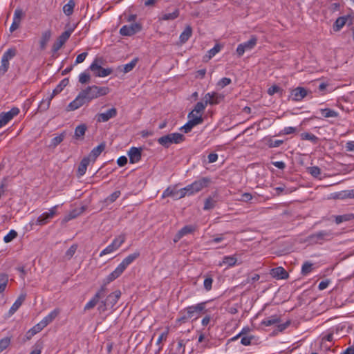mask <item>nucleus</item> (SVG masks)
<instances>
[{
	"instance_id": "obj_34",
	"label": "nucleus",
	"mask_w": 354,
	"mask_h": 354,
	"mask_svg": "<svg viewBox=\"0 0 354 354\" xmlns=\"http://www.w3.org/2000/svg\"><path fill=\"white\" fill-rule=\"evenodd\" d=\"M192 35V28L190 26H186L185 30L180 35V41L181 44H185L188 41Z\"/></svg>"
},
{
	"instance_id": "obj_42",
	"label": "nucleus",
	"mask_w": 354,
	"mask_h": 354,
	"mask_svg": "<svg viewBox=\"0 0 354 354\" xmlns=\"http://www.w3.org/2000/svg\"><path fill=\"white\" fill-rule=\"evenodd\" d=\"M216 203L217 201L216 200H214L212 197H208L207 198H206L205 201L203 209L209 210L213 209L216 206Z\"/></svg>"
},
{
	"instance_id": "obj_50",
	"label": "nucleus",
	"mask_w": 354,
	"mask_h": 354,
	"mask_svg": "<svg viewBox=\"0 0 354 354\" xmlns=\"http://www.w3.org/2000/svg\"><path fill=\"white\" fill-rule=\"evenodd\" d=\"M196 230V227L194 225H188L184 226L183 228H181L179 232L183 235V236L188 234H192Z\"/></svg>"
},
{
	"instance_id": "obj_25",
	"label": "nucleus",
	"mask_w": 354,
	"mask_h": 354,
	"mask_svg": "<svg viewBox=\"0 0 354 354\" xmlns=\"http://www.w3.org/2000/svg\"><path fill=\"white\" fill-rule=\"evenodd\" d=\"M26 294H21L9 310V315H12L22 305L26 299Z\"/></svg>"
},
{
	"instance_id": "obj_23",
	"label": "nucleus",
	"mask_w": 354,
	"mask_h": 354,
	"mask_svg": "<svg viewBox=\"0 0 354 354\" xmlns=\"http://www.w3.org/2000/svg\"><path fill=\"white\" fill-rule=\"evenodd\" d=\"M270 274L278 279H285L288 277V273L282 267H277L271 270Z\"/></svg>"
},
{
	"instance_id": "obj_40",
	"label": "nucleus",
	"mask_w": 354,
	"mask_h": 354,
	"mask_svg": "<svg viewBox=\"0 0 354 354\" xmlns=\"http://www.w3.org/2000/svg\"><path fill=\"white\" fill-rule=\"evenodd\" d=\"M125 239L126 238L124 234H120L113 241L111 245H113V247L116 250L125 241Z\"/></svg>"
},
{
	"instance_id": "obj_47",
	"label": "nucleus",
	"mask_w": 354,
	"mask_h": 354,
	"mask_svg": "<svg viewBox=\"0 0 354 354\" xmlns=\"http://www.w3.org/2000/svg\"><path fill=\"white\" fill-rule=\"evenodd\" d=\"M24 17V12L22 9L17 8L14 12L13 21L21 24V19Z\"/></svg>"
},
{
	"instance_id": "obj_1",
	"label": "nucleus",
	"mask_w": 354,
	"mask_h": 354,
	"mask_svg": "<svg viewBox=\"0 0 354 354\" xmlns=\"http://www.w3.org/2000/svg\"><path fill=\"white\" fill-rule=\"evenodd\" d=\"M82 94L85 96L88 102L96 99L100 96H104L109 93V88L106 86H97L95 85L88 86L85 89H82Z\"/></svg>"
},
{
	"instance_id": "obj_63",
	"label": "nucleus",
	"mask_w": 354,
	"mask_h": 354,
	"mask_svg": "<svg viewBox=\"0 0 354 354\" xmlns=\"http://www.w3.org/2000/svg\"><path fill=\"white\" fill-rule=\"evenodd\" d=\"M232 82V80L230 78H228V77H223L222 79H221L218 83H217V86L221 87V88H224L225 86L229 85L230 84H231Z\"/></svg>"
},
{
	"instance_id": "obj_48",
	"label": "nucleus",
	"mask_w": 354,
	"mask_h": 354,
	"mask_svg": "<svg viewBox=\"0 0 354 354\" xmlns=\"http://www.w3.org/2000/svg\"><path fill=\"white\" fill-rule=\"evenodd\" d=\"M53 98H51V96H50L49 97H48L46 100H42L39 105V110L40 111H46L47 109H48L49 106H50V102L52 100Z\"/></svg>"
},
{
	"instance_id": "obj_8",
	"label": "nucleus",
	"mask_w": 354,
	"mask_h": 354,
	"mask_svg": "<svg viewBox=\"0 0 354 354\" xmlns=\"http://www.w3.org/2000/svg\"><path fill=\"white\" fill-rule=\"evenodd\" d=\"M141 30L142 25L139 23H134L130 25L123 26L120 30V33L122 36H132Z\"/></svg>"
},
{
	"instance_id": "obj_44",
	"label": "nucleus",
	"mask_w": 354,
	"mask_h": 354,
	"mask_svg": "<svg viewBox=\"0 0 354 354\" xmlns=\"http://www.w3.org/2000/svg\"><path fill=\"white\" fill-rule=\"evenodd\" d=\"M221 50V46L219 44H216L212 49L207 51V54L206 55V57L207 59H210L213 57L216 53H218Z\"/></svg>"
},
{
	"instance_id": "obj_38",
	"label": "nucleus",
	"mask_w": 354,
	"mask_h": 354,
	"mask_svg": "<svg viewBox=\"0 0 354 354\" xmlns=\"http://www.w3.org/2000/svg\"><path fill=\"white\" fill-rule=\"evenodd\" d=\"M65 136H66V132L63 131L59 136L53 138L51 140L50 146L52 147H54V148L56 147L58 145H59L64 140Z\"/></svg>"
},
{
	"instance_id": "obj_57",
	"label": "nucleus",
	"mask_w": 354,
	"mask_h": 354,
	"mask_svg": "<svg viewBox=\"0 0 354 354\" xmlns=\"http://www.w3.org/2000/svg\"><path fill=\"white\" fill-rule=\"evenodd\" d=\"M17 236V232L14 230H11L9 232V233L4 236L3 241L6 243H9V242L12 241Z\"/></svg>"
},
{
	"instance_id": "obj_55",
	"label": "nucleus",
	"mask_w": 354,
	"mask_h": 354,
	"mask_svg": "<svg viewBox=\"0 0 354 354\" xmlns=\"http://www.w3.org/2000/svg\"><path fill=\"white\" fill-rule=\"evenodd\" d=\"M9 62H8L6 59H1V64L0 66V76L3 75L9 68Z\"/></svg>"
},
{
	"instance_id": "obj_59",
	"label": "nucleus",
	"mask_w": 354,
	"mask_h": 354,
	"mask_svg": "<svg viewBox=\"0 0 354 354\" xmlns=\"http://www.w3.org/2000/svg\"><path fill=\"white\" fill-rule=\"evenodd\" d=\"M91 80V76L88 73L84 72L79 76V82L81 84H88Z\"/></svg>"
},
{
	"instance_id": "obj_19",
	"label": "nucleus",
	"mask_w": 354,
	"mask_h": 354,
	"mask_svg": "<svg viewBox=\"0 0 354 354\" xmlns=\"http://www.w3.org/2000/svg\"><path fill=\"white\" fill-rule=\"evenodd\" d=\"M348 19H351V15H346V16H342L338 17L335 23L333 25V29L335 32L339 31L343 26L346 24ZM352 24V21H351L349 23V25Z\"/></svg>"
},
{
	"instance_id": "obj_58",
	"label": "nucleus",
	"mask_w": 354,
	"mask_h": 354,
	"mask_svg": "<svg viewBox=\"0 0 354 354\" xmlns=\"http://www.w3.org/2000/svg\"><path fill=\"white\" fill-rule=\"evenodd\" d=\"M44 327L43 324L40 322L35 326H34L32 328L28 330V333H31V335H35L37 333L40 332Z\"/></svg>"
},
{
	"instance_id": "obj_62",
	"label": "nucleus",
	"mask_w": 354,
	"mask_h": 354,
	"mask_svg": "<svg viewBox=\"0 0 354 354\" xmlns=\"http://www.w3.org/2000/svg\"><path fill=\"white\" fill-rule=\"evenodd\" d=\"M309 173L315 178H317L321 174V169L317 166H313L308 168Z\"/></svg>"
},
{
	"instance_id": "obj_43",
	"label": "nucleus",
	"mask_w": 354,
	"mask_h": 354,
	"mask_svg": "<svg viewBox=\"0 0 354 354\" xmlns=\"http://www.w3.org/2000/svg\"><path fill=\"white\" fill-rule=\"evenodd\" d=\"M207 105V103H206V102L203 100L202 102H198L196 104L194 109L192 111L196 112V113L202 114L204 110L205 109Z\"/></svg>"
},
{
	"instance_id": "obj_11",
	"label": "nucleus",
	"mask_w": 354,
	"mask_h": 354,
	"mask_svg": "<svg viewBox=\"0 0 354 354\" xmlns=\"http://www.w3.org/2000/svg\"><path fill=\"white\" fill-rule=\"evenodd\" d=\"M57 207L58 205H55L49 209V212H44L40 215L36 221V224L39 225H44L48 223L57 214Z\"/></svg>"
},
{
	"instance_id": "obj_6",
	"label": "nucleus",
	"mask_w": 354,
	"mask_h": 354,
	"mask_svg": "<svg viewBox=\"0 0 354 354\" xmlns=\"http://www.w3.org/2000/svg\"><path fill=\"white\" fill-rule=\"evenodd\" d=\"M73 29H68L63 32L56 39V41L53 43L52 46V52L55 54L66 42V41L69 39L71 35L72 34Z\"/></svg>"
},
{
	"instance_id": "obj_52",
	"label": "nucleus",
	"mask_w": 354,
	"mask_h": 354,
	"mask_svg": "<svg viewBox=\"0 0 354 354\" xmlns=\"http://www.w3.org/2000/svg\"><path fill=\"white\" fill-rule=\"evenodd\" d=\"M313 270V263L310 262H305L301 268V274L303 275H306L309 274Z\"/></svg>"
},
{
	"instance_id": "obj_12",
	"label": "nucleus",
	"mask_w": 354,
	"mask_h": 354,
	"mask_svg": "<svg viewBox=\"0 0 354 354\" xmlns=\"http://www.w3.org/2000/svg\"><path fill=\"white\" fill-rule=\"evenodd\" d=\"M19 113V109L17 107L12 108L9 111L2 112L0 113V128L6 125L15 116L17 115Z\"/></svg>"
},
{
	"instance_id": "obj_56",
	"label": "nucleus",
	"mask_w": 354,
	"mask_h": 354,
	"mask_svg": "<svg viewBox=\"0 0 354 354\" xmlns=\"http://www.w3.org/2000/svg\"><path fill=\"white\" fill-rule=\"evenodd\" d=\"M10 344V338L6 337L0 339V353L5 350Z\"/></svg>"
},
{
	"instance_id": "obj_21",
	"label": "nucleus",
	"mask_w": 354,
	"mask_h": 354,
	"mask_svg": "<svg viewBox=\"0 0 354 354\" xmlns=\"http://www.w3.org/2000/svg\"><path fill=\"white\" fill-rule=\"evenodd\" d=\"M241 343L244 346L258 345L260 344L259 337L253 335L241 336Z\"/></svg>"
},
{
	"instance_id": "obj_30",
	"label": "nucleus",
	"mask_w": 354,
	"mask_h": 354,
	"mask_svg": "<svg viewBox=\"0 0 354 354\" xmlns=\"http://www.w3.org/2000/svg\"><path fill=\"white\" fill-rule=\"evenodd\" d=\"M84 207H82L81 209H73L67 215H66L62 221V224H65L69 221L77 217L81 213L83 212Z\"/></svg>"
},
{
	"instance_id": "obj_18",
	"label": "nucleus",
	"mask_w": 354,
	"mask_h": 354,
	"mask_svg": "<svg viewBox=\"0 0 354 354\" xmlns=\"http://www.w3.org/2000/svg\"><path fill=\"white\" fill-rule=\"evenodd\" d=\"M52 36V30L48 29L41 33V36L39 40V49L40 50H44L46 48L47 44L50 41Z\"/></svg>"
},
{
	"instance_id": "obj_64",
	"label": "nucleus",
	"mask_w": 354,
	"mask_h": 354,
	"mask_svg": "<svg viewBox=\"0 0 354 354\" xmlns=\"http://www.w3.org/2000/svg\"><path fill=\"white\" fill-rule=\"evenodd\" d=\"M260 279V276L258 274H254L252 277H248L243 282L244 284L253 283L257 281Z\"/></svg>"
},
{
	"instance_id": "obj_24",
	"label": "nucleus",
	"mask_w": 354,
	"mask_h": 354,
	"mask_svg": "<svg viewBox=\"0 0 354 354\" xmlns=\"http://www.w3.org/2000/svg\"><path fill=\"white\" fill-rule=\"evenodd\" d=\"M105 144L101 143L96 147L93 148L88 156L86 158H89V160L92 162H95L96 158L100 155V153L104 150Z\"/></svg>"
},
{
	"instance_id": "obj_45",
	"label": "nucleus",
	"mask_w": 354,
	"mask_h": 354,
	"mask_svg": "<svg viewBox=\"0 0 354 354\" xmlns=\"http://www.w3.org/2000/svg\"><path fill=\"white\" fill-rule=\"evenodd\" d=\"M236 261L237 259L234 256H225L223 257L222 263H220V265L226 264L229 266H233L236 264Z\"/></svg>"
},
{
	"instance_id": "obj_14",
	"label": "nucleus",
	"mask_w": 354,
	"mask_h": 354,
	"mask_svg": "<svg viewBox=\"0 0 354 354\" xmlns=\"http://www.w3.org/2000/svg\"><path fill=\"white\" fill-rule=\"evenodd\" d=\"M120 297L121 291L117 290L109 294L104 301L110 308H112L117 304Z\"/></svg>"
},
{
	"instance_id": "obj_46",
	"label": "nucleus",
	"mask_w": 354,
	"mask_h": 354,
	"mask_svg": "<svg viewBox=\"0 0 354 354\" xmlns=\"http://www.w3.org/2000/svg\"><path fill=\"white\" fill-rule=\"evenodd\" d=\"M16 53L17 50L15 48H9L3 53L1 59H6L8 62H9L10 59L16 55Z\"/></svg>"
},
{
	"instance_id": "obj_3",
	"label": "nucleus",
	"mask_w": 354,
	"mask_h": 354,
	"mask_svg": "<svg viewBox=\"0 0 354 354\" xmlns=\"http://www.w3.org/2000/svg\"><path fill=\"white\" fill-rule=\"evenodd\" d=\"M185 140L183 134L172 133L165 135L158 139V142L165 148H169L172 144H179Z\"/></svg>"
},
{
	"instance_id": "obj_53",
	"label": "nucleus",
	"mask_w": 354,
	"mask_h": 354,
	"mask_svg": "<svg viewBox=\"0 0 354 354\" xmlns=\"http://www.w3.org/2000/svg\"><path fill=\"white\" fill-rule=\"evenodd\" d=\"M77 249V244L72 245L65 253L66 258L68 260L71 259L75 254Z\"/></svg>"
},
{
	"instance_id": "obj_36",
	"label": "nucleus",
	"mask_w": 354,
	"mask_h": 354,
	"mask_svg": "<svg viewBox=\"0 0 354 354\" xmlns=\"http://www.w3.org/2000/svg\"><path fill=\"white\" fill-rule=\"evenodd\" d=\"M8 283V275L5 273H0V294L3 293Z\"/></svg>"
},
{
	"instance_id": "obj_33",
	"label": "nucleus",
	"mask_w": 354,
	"mask_h": 354,
	"mask_svg": "<svg viewBox=\"0 0 354 354\" xmlns=\"http://www.w3.org/2000/svg\"><path fill=\"white\" fill-rule=\"evenodd\" d=\"M86 129L87 127L85 124H82L76 127L74 135L75 138L77 140H82L84 138V136L85 134Z\"/></svg>"
},
{
	"instance_id": "obj_39",
	"label": "nucleus",
	"mask_w": 354,
	"mask_h": 354,
	"mask_svg": "<svg viewBox=\"0 0 354 354\" xmlns=\"http://www.w3.org/2000/svg\"><path fill=\"white\" fill-rule=\"evenodd\" d=\"M320 111L324 118H337L338 116L337 111L328 108L322 109Z\"/></svg>"
},
{
	"instance_id": "obj_13",
	"label": "nucleus",
	"mask_w": 354,
	"mask_h": 354,
	"mask_svg": "<svg viewBox=\"0 0 354 354\" xmlns=\"http://www.w3.org/2000/svg\"><path fill=\"white\" fill-rule=\"evenodd\" d=\"M118 114V111L115 107L107 110L104 113H97L96 115L97 121L98 122H105L111 118H115Z\"/></svg>"
},
{
	"instance_id": "obj_20",
	"label": "nucleus",
	"mask_w": 354,
	"mask_h": 354,
	"mask_svg": "<svg viewBox=\"0 0 354 354\" xmlns=\"http://www.w3.org/2000/svg\"><path fill=\"white\" fill-rule=\"evenodd\" d=\"M140 255V252L137 251L133 254L128 255L123 261L118 265L124 271L126 270L127 266L130 265L133 261L138 259Z\"/></svg>"
},
{
	"instance_id": "obj_16",
	"label": "nucleus",
	"mask_w": 354,
	"mask_h": 354,
	"mask_svg": "<svg viewBox=\"0 0 354 354\" xmlns=\"http://www.w3.org/2000/svg\"><path fill=\"white\" fill-rule=\"evenodd\" d=\"M203 122V117H196L191 120H189L188 122L181 127V129L184 131L185 133H187L190 132L192 128L198 124H202Z\"/></svg>"
},
{
	"instance_id": "obj_22",
	"label": "nucleus",
	"mask_w": 354,
	"mask_h": 354,
	"mask_svg": "<svg viewBox=\"0 0 354 354\" xmlns=\"http://www.w3.org/2000/svg\"><path fill=\"white\" fill-rule=\"evenodd\" d=\"M308 94V91L304 87H297L291 92L292 100L294 101H300L304 99Z\"/></svg>"
},
{
	"instance_id": "obj_9",
	"label": "nucleus",
	"mask_w": 354,
	"mask_h": 354,
	"mask_svg": "<svg viewBox=\"0 0 354 354\" xmlns=\"http://www.w3.org/2000/svg\"><path fill=\"white\" fill-rule=\"evenodd\" d=\"M225 95L216 92L207 93L205 95L203 100L209 105H216L220 104L224 100Z\"/></svg>"
},
{
	"instance_id": "obj_35",
	"label": "nucleus",
	"mask_w": 354,
	"mask_h": 354,
	"mask_svg": "<svg viewBox=\"0 0 354 354\" xmlns=\"http://www.w3.org/2000/svg\"><path fill=\"white\" fill-rule=\"evenodd\" d=\"M75 6V3L74 0H69V1L63 7L64 13L67 16L71 15L73 12Z\"/></svg>"
},
{
	"instance_id": "obj_10",
	"label": "nucleus",
	"mask_w": 354,
	"mask_h": 354,
	"mask_svg": "<svg viewBox=\"0 0 354 354\" xmlns=\"http://www.w3.org/2000/svg\"><path fill=\"white\" fill-rule=\"evenodd\" d=\"M88 103L86 100L85 96L82 94V91H80L77 96L75 97L74 100L69 103V104L66 107L67 111H71L77 110V109L82 106L84 104Z\"/></svg>"
},
{
	"instance_id": "obj_15",
	"label": "nucleus",
	"mask_w": 354,
	"mask_h": 354,
	"mask_svg": "<svg viewBox=\"0 0 354 354\" xmlns=\"http://www.w3.org/2000/svg\"><path fill=\"white\" fill-rule=\"evenodd\" d=\"M141 152V148H137L135 147H131L128 152L130 163L134 164L139 162L142 157Z\"/></svg>"
},
{
	"instance_id": "obj_31",
	"label": "nucleus",
	"mask_w": 354,
	"mask_h": 354,
	"mask_svg": "<svg viewBox=\"0 0 354 354\" xmlns=\"http://www.w3.org/2000/svg\"><path fill=\"white\" fill-rule=\"evenodd\" d=\"M69 83L68 78H64L60 83L53 89L52 94L50 95L51 98H53L55 95L59 94Z\"/></svg>"
},
{
	"instance_id": "obj_37",
	"label": "nucleus",
	"mask_w": 354,
	"mask_h": 354,
	"mask_svg": "<svg viewBox=\"0 0 354 354\" xmlns=\"http://www.w3.org/2000/svg\"><path fill=\"white\" fill-rule=\"evenodd\" d=\"M179 16V10L178 9H176L173 12L171 13H166L163 14L161 17H160V20H174Z\"/></svg>"
},
{
	"instance_id": "obj_26",
	"label": "nucleus",
	"mask_w": 354,
	"mask_h": 354,
	"mask_svg": "<svg viewBox=\"0 0 354 354\" xmlns=\"http://www.w3.org/2000/svg\"><path fill=\"white\" fill-rule=\"evenodd\" d=\"M281 322L280 316L278 315H274L264 319L261 323V326H270L274 324H279Z\"/></svg>"
},
{
	"instance_id": "obj_28",
	"label": "nucleus",
	"mask_w": 354,
	"mask_h": 354,
	"mask_svg": "<svg viewBox=\"0 0 354 354\" xmlns=\"http://www.w3.org/2000/svg\"><path fill=\"white\" fill-rule=\"evenodd\" d=\"M90 162L91 161L89 160V158H86V157L83 158V159L81 160V162L78 166L77 172V175L79 177L85 174L86 169H87V167L89 165Z\"/></svg>"
},
{
	"instance_id": "obj_54",
	"label": "nucleus",
	"mask_w": 354,
	"mask_h": 354,
	"mask_svg": "<svg viewBox=\"0 0 354 354\" xmlns=\"http://www.w3.org/2000/svg\"><path fill=\"white\" fill-rule=\"evenodd\" d=\"M173 191L174 195H173V198L175 199H180L186 196L185 192L183 190V188L180 189H176V187H173Z\"/></svg>"
},
{
	"instance_id": "obj_51",
	"label": "nucleus",
	"mask_w": 354,
	"mask_h": 354,
	"mask_svg": "<svg viewBox=\"0 0 354 354\" xmlns=\"http://www.w3.org/2000/svg\"><path fill=\"white\" fill-rule=\"evenodd\" d=\"M301 138L302 140H310L314 143H316L318 140V138L317 136L308 132L302 133L301 134Z\"/></svg>"
},
{
	"instance_id": "obj_5",
	"label": "nucleus",
	"mask_w": 354,
	"mask_h": 354,
	"mask_svg": "<svg viewBox=\"0 0 354 354\" xmlns=\"http://www.w3.org/2000/svg\"><path fill=\"white\" fill-rule=\"evenodd\" d=\"M207 301L201 302L195 306H190L185 309L187 313V317L190 319H196L199 317L200 314L203 312H207L205 310Z\"/></svg>"
},
{
	"instance_id": "obj_27",
	"label": "nucleus",
	"mask_w": 354,
	"mask_h": 354,
	"mask_svg": "<svg viewBox=\"0 0 354 354\" xmlns=\"http://www.w3.org/2000/svg\"><path fill=\"white\" fill-rule=\"evenodd\" d=\"M124 270L118 266L115 270H113L111 273H110L104 280L106 283H110L117 278H118L122 273Z\"/></svg>"
},
{
	"instance_id": "obj_49",
	"label": "nucleus",
	"mask_w": 354,
	"mask_h": 354,
	"mask_svg": "<svg viewBox=\"0 0 354 354\" xmlns=\"http://www.w3.org/2000/svg\"><path fill=\"white\" fill-rule=\"evenodd\" d=\"M138 62V58H134L131 62L123 66V72L127 73L133 69Z\"/></svg>"
},
{
	"instance_id": "obj_41",
	"label": "nucleus",
	"mask_w": 354,
	"mask_h": 354,
	"mask_svg": "<svg viewBox=\"0 0 354 354\" xmlns=\"http://www.w3.org/2000/svg\"><path fill=\"white\" fill-rule=\"evenodd\" d=\"M100 296L98 295H95L84 306V310H90L93 308L96 304L99 302Z\"/></svg>"
},
{
	"instance_id": "obj_29",
	"label": "nucleus",
	"mask_w": 354,
	"mask_h": 354,
	"mask_svg": "<svg viewBox=\"0 0 354 354\" xmlns=\"http://www.w3.org/2000/svg\"><path fill=\"white\" fill-rule=\"evenodd\" d=\"M59 310L55 309L51 311L47 316L44 317V319L41 321L44 327L48 326L50 323H51L59 315Z\"/></svg>"
},
{
	"instance_id": "obj_60",
	"label": "nucleus",
	"mask_w": 354,
	"mask_h": 354,
	"mask_svg": "<svg viewBox=\"0 0 354 354\" xmlns=\"http://www.w3.org/2000/svg\"><path fill=\"white\" fill-rule=\"evenodd\" d=\"M120 191H115L106 198V201L109 203H113L120 197Z\"/></svg>"
},
{
	"instance_id": "obj_2",
	"label": "nucleus",
	"mask_w": 354,
	"mask_h": 354,
	"mask_svg": "<svg viewBox=\"0 0 354 354\" xmlns=\"http://www.w3.org/2000/svg\"><path fill=\"white\" fill-rule=\"evenodd\" d=\"M335 234L331 230H320L310 234L308 239L313 243L322 244L326 241H331L334 238Z\"/></svg>"
},
{
	"instance_id": "obj_32",
	"label": "nucleus",
	"mask_w": 354,
	"mask_h": 354,
	"mask_svg": "<svg viewBox=\"0 0 354 354\" xmlns=\"http://www.w3.org/2000/svg\"><path fill=\"white\" fill-rule=\"evenodd\" d=\"M335 222L339 225L343 222L350 221L354 219V214H345L342 215L335 216Z\"/></svg>"
},
{
	"instance_id": "obj_17",
	"label": "nucleus",
	"mask_w": 354,
	"mask_h": 354,
	"mask_svg": "<svg viewBox=\"0 0 354 354\" xmlns=\"http://www.w3.org/2000/svg\"><path fill=\"white\" fill-rule=\"evenodd\" d=\"M210 179L207 177H203L198 180H195L192 183V187H194V192H198L203 188L207 187L210 183Z\"/></svg>"
},
{
	"instance_id": "obj_61",
	"label": "nucleus",
	"mask_w": 354,
	"mask_h": 354,
	"mask_svg": "<svg viewBox=\"0 0 354 354\" xmlns=\"http://www.w3.org/2000/svg\"><path fill=\"white\" fill-rule=\"evenodd\" d=\"M213 279L212 277L207 276L204 280L203 286L204 288L207 291H209L212 288Z\"/></svg>"
},
{
	"instance_id": "obj_4",
	"label": "nucleus",
	"mask_w": 354,
	"mask_h": 354,
	"mask_svg": "<svg viewBox=\"0 0 354 354\" xmlns=\"http://www.w3.org/2000/svg\"><path fill=\"white\" fill-rule=\"evenodd\" d=\"M102 59L101 58H96L89 66V69L93 73L95 77H104L111 75L113 70L111 68H102L101 64Z\"/></svg>"
},
{
	"instance_id": "obj_7",
	"label": "nucleus",
	"mask_w": 354,
	"mask_h": 354,
	"mask_svg": "<svg viewBox=\"0 0 354 354\" xmlns=\"http://www.w3.org/2000/svg\"><path fill=\"white\" fill-rule=\"evenodd\" d=\"M257 42V37L252 35L248 41L239 44L236 48V53L239 57H241L245 50H252L256 46Z\"/></svg>"
}]
</instances>
